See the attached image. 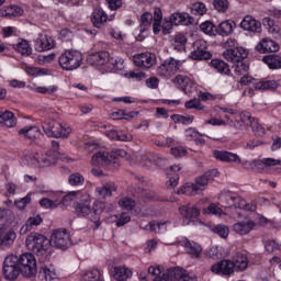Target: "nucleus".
<instances>
[{"label": "nucleus", "mask_w": 281, "mask_h": 281, "mask_svg": "<svg viewBox=\"0 0 281 281\" xmlns=\"http://www.w3.org/2000/svg\"><path fill=\"white\" fill-rule=\"evenodd\" d=\"M112 274L114 280L126 281L128 280V278L133 276V271L130 268H126L125 266H116L113 268Z\"/></svg>", "instance_id": "obj_31"}, {"label": "nucleus", "mask_w": 281, "mask_h": 281, "mask_svg": "<svg viewBox=\"0 0 281 281\" xmlns=\"http://www.w3.org/2000/svg\"><path fill=\"white\" fill-rule=\"evenodd\" d=\"M13 48L22 56L32 55V47L30 46V43L25 40H21L18 44L13 45Z\"/></svg>", "instance_id": "obj_44"}, {"label": "nucleus", "mask_w": 281, "mask_h": 281, "mask_svg": "<svg viewBox=\"0 0 281 281\" xmlns=\"http://www.w3.org/2000/svg\"><path fill=\"white\" fill-rule=\"evenodd\" d=\"M43 223V217L41 215H34L27 218L25 225L22 226L21 233L27 234V232H31V229H34V227H38Z\"/></svg>", "instance_id": "obj_36"}, {"label": "nucleus", "mask_w": 281, "mask_h": 281, "mask_svg": "<svg viewBox=\"0 0 281 281\" xmlns=\"http://www.w3.org/2000/svg\"><path fill=\"white\" fill-rule=\"evenodd\" d=\"M241 30L252 32V34H260L262 32V24L251 15H246L240 22Z\"/></svg>", "instance_id": "obj_16"}, {"label": "nucleus", "mask_w": 281, "mask_h": 281, "mask_svg": "<svg viewBox=\"0 0 281 281\" xmlns=\"http://www.w3.org/2000/svg\"><path fill=\"white\" fill-rule=\"evenodd\" d=\"M16 240V233L0 225V249H10Z\"/></svg>", "instance_id": "obj_15"}, {"label": "nucleus", "mask_w": 281, "mask_h": 281, "mask_svg": "<svg viewBox=\"0 0 281 281\" xmlns=\"http://www.w3.org/2000/svg\"><path fill=\"white\" fill-rule=\"evenodd\" d=\"M92 166H108L111 168H120V158L113 154H109L104 150H99L93 154L91 159Z\"/></svg>", "instance_id": "obj_8"}, {"label": "nucleus", "mask_w": 281, "mask_h": 281, "mask_svg": "<svg viewBox=\"0 0 281 281\" xmlns=\"http://www.w3.org/2000/svg\"><path fill=\"white\" fill-rule=\"evenodd\" d=\"M257 91H267L269 89H278L280 83L276 80H261L252 83Z\"/></svg>", "instance_id": "obj_38"}, {"label": "nucleus", "mask_w": 281, "mask_h": 281, "mask_svg": "<svg viewBox=\"0 0 281 281\" xmlns=\"http://www.w3.org/2000/svg\"><path fill=\"white\" fill-rule=\"evenodd\" d=\"M262 61L268 65L269 69H281V57L280 55H267L262 58Z\"/></svg>", "instance_id": "obj_39"}, {"label": "nucleus", "mask_w": 281, "mask_h": 281, "mask_svg": "<svg viewBox=\"0 0 281 281\" xmlns=\"http://www.w3.org/2000/svg\"><path fill=\"white\" fill-rule=\"evenodd\" d=\"M179 245H180V247H183L186 254H188V256H190L191 258H200L201 257L203 248L198 243L191 241L190 239L184 238L179 241Z\"/></svg>", "instance_id": "obj_13"}, {"label": "nucleus", "mask_w": 281, "mask_h": 281, "mask_svg": "<svg viewBox=\"0 0 281 281\" xmlns=\"http://www.w3.org/2000/svg\"><path fill=\"white\" fill-rule=\"evenodd\" d=\"M234 72H235V78H240L243 76H247V74H249V65L239 61L235 66Z\"/></svg>", "instance_id": "obj_53"}, {"label": "nucleus", "mask_w": 281, "mask_h": 281, "mask_svg": "<svg viewBox=\"0 0 281 281\" xmlns=\"http://www.w3.org/2000/svg\"><path fill=\"white\" fill-rule=\"evenodd\" d=\"M225 47L226 50L223 53V56L228 63H243L247 58V50L243 47H236V40H227Z\"/></svg>", "instance_id": "obj_5"}, {"label": "nucleus", "mask_w": 281, "mask_h": 281, "mask_svg": "<svg viewBox=\"0 0 281 281\" xmlns=\"http://www.w3.org/2000/svg\"><path fill=\"white\" fill-rule=\"evenodd\" d=\"M56 43L49 35L40 34L35 41L36 52H49V49H54Z\"/></svg>", "instance_id": "obj_17"}, {"label": "nucleus", "mask_w": 281, "mask_h": 281, "mask_svg": "<svg viewBox=\"0 0 281 281\" xmlns=\"http://www.w3.org/2000/svg\"><path fill=\"white\" fill-rule=\"evenodd\" d=\"M104 207H106V204H104V202H101V201H95L91 207L92 218H93V223H94L95 227H100V225H101L100 214H102V212H104Z\"/></svg>", "instance_id": "obj_34"}, {"label": "nucleus", "mask_w": 281, "mask_h": 281, "mask_svg": "<svg viewBox=\"0 0 281 281\" xmlns=\"http://www.w3.org/2000/svg\"><path fill=\"white\" fill-rule=\"evenodd\" d=\"M95 192L99 199H109V196H113V192H117V186L113 182H108L102 187H97Z\"/></svg>", "instance_id": "obj_29"}, {"label": "nucleus", "mask_w": 281, "mask_h": 281, "mask_svg": "<svg viewBox=\"0 0 281 281\" xmlns=\"http://www.w3.org/2000/svg\"><path fill=\"white\" fill-rule=\"evenodd\" d=\"M187 43H188V38L186 37V35L183 33H178L173 37L172 47L177 52H183V49H186Z\"/></svg>", "instance_id": "obj_45"}, {"label": "nucleus", "mask_w": 281, "mask_h": 281, "mask_svg": "<svg viewBox=\"0 0 281 281\" xmlns=\"http://www.w3.org/2000/svg\"><path fill=\"white\" fill-rule=\"evenodd\" d=\"M176 85L187 94L192 93V90L194 89V81H192L190 77L183 75H178L176 77Z\"/></svg>", "instance_id": "obj_27"}, {"label": "nucleus", "mask_w": 281, "mask_h": 281, "mask_svg": "<svg viewBox=\"0 0 281 281\" xmlns=\"http://www.w3.org/2000/svg\"><path fill=\"white\" fill-rule=\"evenodd\" d=\"M234 30H236V22L234 20H226L218 24L217 34L220 36H229V34L234 33Z\"/></svg>", "instance_id": "obj_33"}, {"label": "nucleus", "mask_w": 281, "mask_h": 281, "mask_svg": "<svg viewBox=\"0 0 281 281\" xmlns=\"http://www.w3.org/2000/svg\"><path fill=\"white\" fill-rule=\"evenodd\" d=\"M211 66L218 71V74H223L224 76H229V65L223 61L222 59H212Z\"/></svg>", "instance_id": "obj_43"}, {"label": "nucleus", "mask_w": 281, "mask_h": 281, "mask_svg": "<svg viewBox=\"0 0 281 281\" xmlns=\"http://www.w3.org/2000/svg\"><path fill=\"white\" fill-rule=\"evenodd\" d=\"M273 166H281V160L273 158L254 160V170H257V172H265V170H269Z\"/></svg>", "instance_id": "obj_21"}, {"label": "nucleus", "mask_w": 281, "mask_h": 281, "mask_svg": "<svg viewBox=\"0 0 281 281\" xmlns=\"http://www.w3.org/2000/svg\"><path fill=\"white\" fill-rule=\"evenodd\" d=\"M173 276V280L178 281H196V277H192L190 274H187L186 270L183 268H173L171 271Z\"/></svg>", "instance_id": "obj_41"}, {"label": "nucleus", "mask_w": 281, "mask_h": 281, "mask_svg": "<svg viewBox=\"0 0 281 281\" xmlns=\"http://www.w3.org/2000/svg\"><path fill=\"white\" fill-rule=\"evenodd\" d=\"M213 234H217L220 238H227L229 236V227L223 224H218L213 226L212 228Z\"/></svg>", "instance_id": "obj_50"}, {"label": "nucleus", "mask_w": 281, "mask_h": 281, "mask_svg": "<svg viewBox=\"0 0 281 281\" xmlns=\"http://www.w3.org/2000/svg\"><path fill=\"white\" fill-rule=\"evenodd\" d=\"M201 32L207 34L209 36H214V24L210 21L203 22L200 25Z\"/></svg>", "instance_id": "obj_63"}, {"label": "nucleus", "mask_w": 281, "mask_h": 281, "mask_svg": "<svg viewBox=\"0 0 281 281\" xmlns=\"http://www.w3.org/2000/svg\"><path fill=\"white\" fill-rule=\"evenodd\" d=\"M49 243L57 249H67L71 245V237L67 229H57L52 234Z\"/></svg>", "instance_id": "obj_11"}, {"label": "nucleus", "mask_w": 281, "mask_h": 281, "mask_svg": "<svg viewBox=\"0 0 281 281\" xmlns=\"http://www.w3.org/2000/svg\"><path fill=\"white\" fill-rule=\"evenodd\" d=\"M0 124L7 126V128L16 126V117L14 116V113L10 111L0 112Z\"/></svg>", "instance_id": "obj_37"}, {"label": "nucleus", "mask_w": 281, "mask_h": 281, "mask_svg": "<svg viewBox=\"0 0 281 281\" xmlns=\"http://www.w3.org/2000/svg\"><path fill=\"white\" fill-rule=\"evenodd\" d=\"M60 203L61 201H52L49 198H44L40 201V205L46 210H56Z\"/></svg>", "instance_id": "obj_55"}, {"label": "nucleus", "mask_w": 281, "mask_h": 281, "mask_svg": "<svg viewBox=\"0 0 281 281\" xmlns=\"http://www.w3.org/2000/svg\"><path fill=\"white\" fill-rule=\"evenodd\" d=\"M256 227V222L248 220L246 222H237L233 225V231L239 236H247Z\"/></svg>", "instance_id": "obj_24"}, {"label": "nucleus", "mask_w": 281, "mask_h": 281, "mask_svg": "<svg viewBox=\"0 0 281 281\" xmlns=\"http://www.w3.org/2000/svg\"><path fill=\"white\" fill-rule=\"evenodd\" d=\"M234 269H237V271H245L247 267H249V259H247V256L243 254H237L234 261Z\"/></svg>", "instance_id": "obj_40"}, {"label": "nucleus", "mask_w": 281, "mask_h": 281, "mask_svg": "<svg viewBox=\"0 0 281 281\" xmlns=\"http://www.w3.org/2000/svg\"><path fill=\"white\" fill-rule=\"evenodd\" d=\"M226 201H231V203H234L235 201V207H239V210H245V206L247 204V201H245V199L240 196L234 198V195L232 194L227 195Z\"/></svg>", "instance_id": "obj_61"}, {"label": "nucleus", "mask_w": 281, "mask_h": 281, "mask_svg": "<svg viewBox=\"0 0 281 281\" xmlns=\"http://www.w3.org/2000/svg\"><path fill=\"white\" fill-rule=\"evenodd\" d=\"M106 21H109V15L106 14V12H104V10H102L101 8H97L93 10L91 14V23L94 27H102V25H104Z\"/></svg>", "instance_id": "obj_28"}, {"label": "nucleus", "mask_w": 281, "mask_h": 281, "mask_svg": "<svg viewBox=\"0 0 281 281\" xmlns=\"http://www.w3.org/2000/svg\"><path fill=\"white\" fill-rule=\"evenodd\" d=\"M156 71L158 76H162V77L173 76L172 70L170 69V65L168 64V59H166L162 64H160Z\"/></svg>", "instance_id": "obj_51"}, {"label": "nucleus", "mask_w": 281, "mask_h": 281, "mask_svg": "<svg viewBox=\"0 0 281 281\" xmlns=\"http://www.w3.org/2000/svg\"><path fill=\"white\" fill-rule=\"evenodd\" d=\"M265 250L268 254H273V251H278V249H280L281 245L278 244V241H276L274 239H263L262 240Z\"/></svg>", "instance_id": "obj_49"}, {"label": "nucleus", "mask_w": 281, "mask_h": 281, "mask_svg": "<svg viewBox=\"0 0 281 281\" xmlns=\"http://www.w3.org/2000/svg\"><path fill=\"white\" fill-rule=\"evenodd\" d=\"M38 278L44 281L56 280V270L52 266H44L40 270Z\"/></svg>", "instance_id": "obj_42"}, {"label": "nucleus", "mask_w": 281, "mask_h": 281, "mask_svg": "<svg viewBox=\"0 0 281 281\" xmlns=\"http://www.w3.org/2000/svg\"><path fill=\"white\" fill-rule=\"evenodd\" d=\"M171 25H193L194 18L189 15L188 13H173L169 18Z\"/></svg>", "instance_id": "obj_22"}, {"label": "nucleus", "mask_w": 281, "mask_h": 281, "mask_svg": "<svg viewBox=\"0 0 281 281\" xmlns=\"http://www.w3.org/2000/svg\"><path fill=\"white\" fill-rule=\"evenodd\" d=\"M257 52L259 54H269V53H274L280 49V45L276 43L273 40H262L257 46H256Z\"/></svg>", "instance_id": "obj_23"}, {"label": "nucleus", "mask_w": 281, "mask_h": 281, "mask_svg": "<svg viewBox=\"0 0 281 281\" xmlns=\"http://www.w3.org/2000/svg\"><path fill=\"white\" fill-rule=\"evenodd\" d=\"M212 273H216L217 276H232L234 273V261L232 260H222L217 263H214L211 267Z\"/></svg>", "instance_id": "obj_14"}, {"label": "nucleus", "mask_w": 281, "mask_h": 281, "mask_svg": "<svg viewBox=\"0 0 281 281\" xmlns=\"http://www.w3.org/2000/svg\"><path fill=\"white\" fill-rule=\"evenodd\" d=\"M0 16L4 19H12L14 16H23V9L19 5L11 4L0 9Z\"/></svg>", "instance_id": "obj_30"}, {"label": "nucleus", "mask_w": 281, "mask_h": 281, "mask_svg": "<svg viewBox=\"0 0 281 281\" xmlns=\"http://www.w3.org/2000/svg\"><path fill=\"white\" fill-rule=\"evenodd\" d=\"M144 229L146 232H161V229H166V223H155V222H149Z\"/></svg>", "instance_id": "obj_59"}, {"label": "nucleus", "mask_w": 281, "mask_h": 281, "mask_svg": "<svg viewBox=\"0 0 281 281\" xmlns=\"http://www.w3.org/2000/svg\"><path fill=\"white\" fill-rule=\"evenodd\" d=\"M18 133L21 135V137L31 139V142H36V139H41V137H43V133H41V128H38V126H24L23 128L19 130Z\"/></svg>", "instance_id": "obj_20"}, {"label": "nucleus", "mask_w": 281, "mask_h": 281, "mask_svg": "<svg viewBox=\"0 0 281 281\" xmlns=\"http://www.w3.org/2000/svg\"><path fill=\"white\" fill-rule=\"evenodd\" d=\"M167 63L169 65V69L173 74V76H175V74H177V71H179V69H181V67H183V61L177 60V59H175L172 57L167 59Z\"/></svg>", "instance_id": "obj_58"}, {"label": "nucleus", "mask_w": 281, "mask_h": 281, "mask_svg": "<svg viewBox=\"0 0 281 281\" xmlns=\"http://www.w3.org/2000/svg\"><path fill=\"white\" fill-rule=\"evenodd\" d=\"M207 12V8L203 2H195L191 5V13L194 15L203 16Z\"/></svg>", "instance_id": "obj_54"}, {"label": "nucleus", "mask_w": 281, "mask_h": 281, "mask_svg": "<svg viewBox=\"0 0 281 281\" xmlns=\"http://www.w3.org/2000/svg\"><path fill=\"white\" fill-rule=\"evenodd\" d=\"M56 157H58V155L55 154V151L48 150L45 154H37L36 161L40 166L46 168L47 166H54V164H56Z\"/></svg>", "instance_id": "obj_25"}, {"label": "nucleus", "mask_w": 281, "mask_h": 281, "mask_svg": "<svg viewBox=\"0 0 281 281\" xmlns=\"http://www.w3.org/2000/svg\"><path fill=\"white\" fill-rule=\"evenodd\" d=\"M192 47L190 55L192 60H210L212 58V53L207 50V42L205 40L195 41Z\"/></svg>", "instance_id": "obj_10"}, {"label": "nucleus", "mask_w": 281, "mask_h": 281, "mask_svg": "<svg viewBox=\"0 0 281 281\" xmlns=\"http://www.w3.org/2000/svg\"><path fill=\"white\" fill-rule=\"evenodd\" d=\"M133 60L134 65L140 67V69H150V67L157 63V57L153 53H140L134 55Z\"/></svg>", "instance_id": "obj_12"}, {"label": "nucleus", "mask_w": 281, "mask_h": 281, "mask_svg": "<svg viewBox=\"0 0 281 281\" xmlns=\"http://www.w3.org/2000/svg\"><path fill=\"white\" fill-rule=\"evenodd\" d=\"M179 212L186 221H190V223H194L196 218L201 215V210L196 207L194 204H187L179 207Z\"/></svg>", "instance_id": "obj_18"}, {"label": "nucleus", "mask_w": 281, "mask_h": 281, "mask_svg": "<svg viewBox=\"0 0 281 281\" xmlns=\"http://www.w3.org/2000/svg\"><path fill=\"white\" fill-rule=\"evenodd\" d=\"M111 54L105 50H101L98 53H93L89 56L88 61L90 65H95L97 67H101L102 65H106L109 63Z\"/></svg>", "instance_id": "obj_26"}, {"label": "nucleus", "mask_w": 281, "mask_h": 281, "mask_svg": "<svg viewBox=\"0 0 281 281\" xmlns=\"http://www.w3.org/2000/svg\"><path fill=\"white\" fill-rule=\"evenodd\" d=\"M250 127L252 130V133L257 135L258 137H262L265 135L266 130L265 127L258 122V119H252L250 121Z\"/></svg>", "instance_id": "obj_52"}, {"label": "nucleus", "mask_w": 281, "mask_h": 281, "mask_svg": "<svg viewBox=\"0 0 281 281\" xmlns=\"http://www.w3.org/2000/svg\"><path fill=\"white\" fill-rule=\"evenodd\" d=\"M108 63L117 71H122V69H124V59L120 57H109Z\"/></svg>", "instance_id": "obj_60"}, {"label": "nucleus", "mask_w": 281, "mask_h": 281, "mask_svg": "<svg viewBox=\"0 0 281 281\" xmlns=\"http://www.w3.org/2000/svg\"><path fill=\"white\" fill-rule=\"evenodd\" d=\"M59 66L66 71H74L82 65V53L78 50H66L58 58Z\"/></svg>", "instance_id": "obj_4"}, {"label": "nucleus", "mask_w": 281, "mask_h": 281, "mask_svg": "<svg viewBox=\"0 0 281 281\" xmlns=\"http://www.w3.org/2000/svg\"><path fill=\"white\" fill-rule=\"evenodd\" d=\"M68 183L74 188H78L80 186H85V176L80 172H74L68 176Z\"/></svg>", "instance_id": "obj_47"}, {"label": "nucleus", "mask_w": 281, "mask_h": 281, "mask_svg": "<svg viewBox=\"0 0 281 281\" xmlns=\"http://www.w3.org/2000/svg\"><path fill=\"white\" fill-rule=\"evenodd\" d=\"M19 257L16 255L8 256L3 261V276L7 280H16L21 273L19 268Z\"/></svg>", "instance_id": "obj_9"}, {"label": "nucleus", "mask_w": 281, "mask_h": 281, "mask_svg": "<svg viewBox=\"0 0 281 281\" xmlns=\"http://www.w3.org/2000/svg\"><path fill=\"white\" fill-rule=\"evenodd\" d=\"M76 213L79 217L89 218L93 223V212L91 209V203L83 202L76 205Z\"/></svg>", "instance_id": "obj_32"}, {"label": "nucleus", "mask_w": 281, "mask_h": 281, "mask_svg": "<svg viewBox=\"0 0 281 281\" xmlns=\"http://www.w3.org/2000/svg\"><path fill=\"white\" fill-rule=\"evenodd\" d=\"M154 16L151 13H144L140 16V25L137 29V32L139 34L136 36V41H144L146 38V32H148V29L153 24Z\"/></svg>", "instance_id": "obj_19"}, {"label": "nucleus", "mask_w": 281, "mask_h": 281, "mask_svg": "<svg viewBox=\"0 0 281 281\" xmlns=\"http://www.w3.org/2000/svg\"><path fill=\"white\" fill-rule=\"evenodd\" d=\"M170 154L176 157V159H181V157H186V155H188V149L183 146H177L170 149Z\"/></svg>", "instance_id": "obj_62"}, {"label": "nucleus", "mask_w": 281, "mask_h": 281, "mask_svg": "<svg viewBox=\"0 0 281 281\" xmlns=\"http://www.w3.org/2000/svg\"><path fill=\"white\" fill-rule=\"evenodd\" d=\"M186 109H195L196 111H203L205 106L201 104V99H191L184 103Z\"/></svg>", "instance_id": "obj_56"}, {"label": "nucleus", "mask_w": 281, "mask_h": 281, "mask_svg": "<svg viewBox=\"0 0 281 281\" xmlns=\"http://www.w3.org/2000/svg\"><path fill=\"white\" fill-rule=\"evenodd\" d=\"M171 119L173 120V122H176V124L188 125L194 122V115H190V114H186V115L175 114L171 116Z\"/></svg>", "instance_id": "obj_48"}, {"label": "nucleus", "mask_w": 281, "mask_h": 281, "mask_svg": "<svg viewBox=\"0 0 281 281\" xmlns=\"http://www.w3.org/2000/svg\"><path fill=\"white\" fill-rule=\"evenodd\" d=\"M16 265L21 273L26 278H32L36 273V257L31 252H25L18 257Z\"/></svg>", "instance_id": "obj_6"}, {"label": "nucleus", "mask_w": 281, "mask_h": 281, "mask_svg": "<svg viewBox=\"0 0 281 281\" xmlns=\"http://www.w3.org/2000/svg\"><path fill=\"white\" fill-rule=\"evenodd\" d=\"M42 130L47 137H54L55 139H63L71 135V127L67 124H63L56 120H47L42 123Z\"/></svg>", "instance_id": "obj_3"}, {"label": "nucleus", "mask_w": 281, "mask_h": 281, "mask_svg": "<svg viewBox=\"0 0 281 281\" xmlns=\"http://www.w3.org/2000/svg\"><path fill=\"white\" fill-rule=\"evenodd\" d=\"M172 271H175V268H169L166 272L160 274V277H156L154 281H175V276L172 274Z\"/></svg>", "instance_id": "obj_64"}, {"label": "nucleus", "mask_w": 281, "mask_h": 281, "mask_svg": "<svg viewBox=\"0 0 281 281\" xmlns=\"http://www.w3.org/2000/svg\"><path fill=\"white\" fill-rule=\"evenodd\" d=\"M50 241L42 234L31 233L26 237V247L29 251L36 254L42 260L47 258V250L49 249Z\"/></svg>", "instance_id": "obj_2"}, {"label": "nucleus", "mask_w": 281, "mask_h": 281, "mask_svg": "<svg viewBox=\"0 0 281 281\" xmlns=\"http://www.w3.org/2000/svg\"><path fill=\"white\" fill-rule=\"evenodd\" d=\"M139 115L138 112L132 111L126 113L124 110H117L111 114L112 120H133V117H137Z\"/></svg>", "instance_id": "obj_46"}, {"label": "nucleus", "mask_w": 281, "mask_h": 281, "mask_svg": "<svg viewBox=\"0 0 281 281\" xmlns=\"http://www.w3.org/2000/svg\"><path fill=\"white\" fill-rule=\"evenodd\" d=\"M119 205L123 207V210H127V212H130L137 204L135 200H133V198H123L122 200L119 201Z\"/></svg>", "instance_id": "obj_57"}, {"label": "nucleus", "mask_w": 281, "mask_h": 281, "mask_svg": "<svg viewBox=\"0 0 281 281\" xmlns=\"http://www.w3.org/2000/svg\"><path fill=\"white\" fill-rule=\"evenodd\" d=\"M106 135L110 139H116L117 142H133V135L131 133L110 130L106 132Z\"/></svg>", "instance_id": "obj_35"}, {"label": "nucleus", "mask_w": 281, "mask_h": 281, "mask_svg": "<svg viewBox=\"0 0 281 281\" xmlns=\"http://www.w3.org/2000/svg\"><path fill=\"white\" fill-rule=\"evenodd\" d=\"M215 159L220 161H225L226 164H241L243 168L247 170H254V160L251 161H244L240 159V156L227 150H215L213 153Z\"/></svg>", "instance_id": "obj_7"}, {"label": "nucleus", "mask_w": 281, "mask_h": 281, "mask_svg": "<svg viewBox=\"0 0 281 281\" xmlns=\"http://www.w3.org/2000/svg\"><path fill=\"white\" fill-rule=\"evenodd\" d=\"M214 177H218V170L212 169L206 171L203 176L195 179V183L188 182L178 190V194L194 195L207 188V183L214 181Z\"/></svg>", "instance_id": "obj_1"}]
</instances>
